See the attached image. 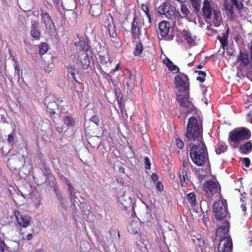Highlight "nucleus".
I'll return each mask as SVG.
<instances>
[{"label": "nucleus", "instance_id": "obj_1", "mask_svg": "<svg viewBox=\"0 0 252 252\" xmlns=\"http://www.w3.org/2000/svg\"><path fill=\"white\" fill-rule=\"evenodd\" d=\"M189 156L194 164L201 167L209 163L207 148L204 142L189 144Z\"/></svg>", "mask_w": 252, "mask_h": 252}, {"label": "nucleus", "instance_id": "obj_2", "mask_svg": "<svg viewBox=\"0 0 252 252\" xmlns=\"http://www.w3.org/2000/svg\"><path fill=\"white\" fill-rule=\"evenodd\" d=\"M185 136L186 140L189 143L196 144L204 142L203 138L202 126L198 124L196 118L194 116L189 119Z\"/></svg>", "mask_w": 252, "mask_h": 252}, {"label": "nucleus", "instance_id": "obj_3", "mask_svg": "<svg viewBox=\"0 0 252 252\" xmlns=\"http://www.w3.org/2000/svg\"><path fill=\"white\" fill-rule=\"evenodd\" d=\"M158 12L161 15H165V17L172 23L173 26L182 25L183 16L168 2H165L162 3L158 8Z\"/></svg>", "mask_w": 252, "mask_h": 252}, {"label": "nucleus", "instance_id": "obj_4", "mask_svg": "<svg viewBox=\"0 0 252 252\" xmlns=\"http://www.w3.org/2000/svg\"><path fill=\"white\" fill-rule=\"evenodd\" d=\"M251 137V132L246 127L235 128L228 133V143L233 147H237L241 141L249 139Z\"/></svg>", "mask_w": 252, "mask_h": 252}, {"label": "nucleus", "instance_id": "obj_5", "mask_svg": "<svg viewBox=\"0 0 252 252\" xmlns=\"http://www.w3.org/2000/svg\"><path fill=\"white\" fill-rule=\"evenodd\" d=\"M227 203L225 200H219L214 202L213 213L218 220H222L228 214Z\"/></svg>", "mask_w": 252, "mask_h": 252}, {"label": "nucleus", "instance_id": "obj_6", "mask_svg": "<svg viewBox=\"0 0 252 252\" xmlns=\"http://www.w3.org/2000/svg\"><path fill=\"white\" fill-rule=\"evenodd\" d=\"M176 100L179 102L180 106L184 109H188L187 114L193 113L195 111V107L189 99V92L184 93V94H177Z\"/></svg>", "mask_w": 252, "mask_h": 252}, {"label": "nucleus", "instance_id": "obj_7", "mask_svg": "<svg viewBox=\"0 0 252 252\" xmlns=\"http://www.w3.org/2000/svg\"><path fill=\"white\" fill-rule=\"evenodd\" d=\"M98 56L97 69L103 75L108 74L107 72H110L111 67V62L110 61L108 53L99 52Z\"/></svg>", "mask_w": 252, "mask_h": 252}, {"label": "nucleus", "instance_id": "obj_8", "mask_svg": "<svg viewBox=\"0 0 252 252\" xmlns=\"http://www.w3.org/2000/svg\"><path fill=\"white\" fill-rule=\"evenodd\" d=\"M203 190L208 197L211 198L221 191V188L219 182L216 181L208 180L204 182Z\"/></svg>", "mask_w": 252, "mask_h": 252}, {"label": "nucleus", "instance_id": "obj_9", "mask_svg": "<svg viewBox=\"0 0 252 252\" xmlns=\"http://www.w3.org/2000/svg\"><path fill=\"white\" fill-rule=\"evenodd\" d=\"M174 83L180 92L184 93L189 92V79L187 75L180 73L176 75L174 78Z\"/></svg>", "mask_w": 252, "mask_h": 252}, {"label": "nucleus", "instance_id": "obj_10", "mask_svg": "<svg viewBox=\"0 0 252 252\" xmlns=\"http://www.w3.org/2000/svg\"><path fill=\"white\" fill-rule=\"evenodd\" d=\"M40 16L42 22L45 25L46 32L50 35H54L56 32V27L49 14L41 9Z\"/></svg>", "mask_w": 252, "mask_h": 252}, {"label": "nucleus", "instance_id": "obj_11", "mask_svg": "<svg viewBox=\"0 0 252 252\" xmlns=\"http://www.w3.org/2000/svg\"><path fill=\"white\" fill-rule=\"evenodd\" d=\"M107 24V27L109 34L111 37V40L114 43L115 46L117 47L120 46L121 43L120 42L118 32L114 24L111 23L109 19H107L105 22Z\"/></svg>", "mask_w": 252, "mask_h": 252}, {"label": "nucleus", "instance_id": "obj_12", "mask_svg": "<svg viewBox=\"0 0 252 252\" xmlns=\"http://www.w3.org/2000/svg\"><path fill=\"white\" fill-rule=\"evenodd\" d=\"M232 241L229 236L223 238L220 240L218 248V252H232Z\"/></svg>", "mask_w": 252, "mask_h": 252}, {"label": "nucleus", "instance_id": "obj_13", "mask_svg": "<svg viewBox=\"0 0 252 252\" xmlns=\"http://www.w3.org/2000/svg\"><path fill=\"white\" fill-rule=\"evenodd\" d=\"M76 57L84 70H86L89 68L90 64V60L87 52L84 51H77Z\"/></svg>", "mask_w": 252, "mask_h": 252}, {"label": "nucleus", "instance_id": "obj_14", "mask_svg": "<svg viewBox=\"0 0 252 252\" xmlns=\"http://www.w3.org/2000/svg\"><path fill=\"white\" fill-rule=\"evenodd\" d=\"M15 215L19 225L23 227H27L30 223L31 218L18 210L15 211Z\"/></svg>", "mask_w": 252, "mask_h": 252}, {"label": "nucleus", "instance_id": "obj_15", "mask_svg": "<svg viewBox=\"0 0 252 252\" xmlns=\"http://www.w3.org/2000/svg\"><path fill=\"white\" fill-rule=\"evenodd\" d=\"M77 36L78 38L79 41L75 42L74 43L75 46H78L80 44L82 49L79 50V51H85V52H88L90 48L89 44V38L86 35L80 36L78 34Z\"/></svg>", "mask_w": 252, "mask_h": 252}, {"label": "nucleus", "instance_id": "obj_16", "mask_svg": "<svg viewBox=\"0 0 252 252\" xmlns=\"http://www.w3.org/2000/svg\"><path fill=\"white\" fill-rule=\"evenodd\" d=\"M202 10L204 18L207 19H211L213 10L210 2L208 0H204Z\"/></svg>", "mask_w": 252, "mask_h": 252}, {"label": "nucleus", "instance_id": "obj_17", "mask_svg": "<svg viewBox=\"0 0 252 252\" xmlns=\"http://www.w3.org/2000/svg\"><path fill=\"white\" fill-rule=\"evenodd\" d=\"M159 30V34L161 37H166L170 30V24L169 22L163 21L161 22L158 25Z\"/></svg>", "mask_w": 252, "mask_h": 252}, {"label": "nucleus", "instance_id": "obj_18", "mask_svg": "<svg viewBox=\"0 0 252 252\" xmlns=\"http://www.w3.org/2000/svg\"><path fill=\"white\" fill-rule=\"evenodd\" d=\"M44 104L47 106V111H55L58 108V105L55 101V98L52 96L47 97L45 99Z\"/></svg>", "mask_w": 252, "mask_h": 252}, {"label": "nucleus", "instance_id": "obj_19", "mask_svg": "<svg viewBox=\"0 0 252 252\" xmlns=\"http://www.w3.org/2000/svg\"><path fill=\"white\" fill-rule=\"evenodd\" d=\"M229 224L228 221H226L225 224L223 226L219 227L216 230V235L217 237H227L226 236L229 232Z\"/></svg>", "mask_w": 252, "mask_h": 252}, {"label": "nucleus", "instance_id": "obj_20", "mask_svg": "<svg viewBox=\"0 0 252 252\" xmlns=\"http://www.w3.org/2000/svg\"><path fill=\"white\" fill-rule=\"evenodd\" d=\"M39 24L37 21L32 22L31 30V35L34 39H39L40 36V32L38 29Z\"/></svg>", "mask_w": 252, "mask_h": 252}, {"label": "nucleus", "instance_id": "obj_21", "mask_svg": "<svg viewBox=\"0 0 252 252\" xmlns=\"http://www.w3.org/2000/svg\"><path fill=\"white\" fill-rule=\"evenodd\" d=\"M183 37L189 45L192 46L195 44V40L196 39V36L192 35V34L188 30H183Z\"/></svg>", "mask_w": 252, "mask_h": 252}, {"label": "nucleus", "instance_id": "obj_22", "mask_svg": "<svg viewBox=\"0 0 252 252\" xmlns=\"http://www.w3.org/2000/svg\"><path fill=\"white\" fill-rule=\"evenodd\" d=\"M141 224L138 220H132L129 224L128 231L132 234H137L141 228Z\"/></svg>", "mask_w": 252, "mask_h": 252}, {"label": "nucleus", "instance_id": "obj_23", "mask_svg": "<svg viewBox=\"0 0 252 252\" xmlns=\"http://www.w3.org/2000/svg\"><path fill=\"white\" fill-rule=\"evenodd\" d=\"M237 62H240V64L244 66H247L250 63L249 55L247 53L240 52L239 55L237 58Z\"/></svg>", "mask_w": 252, "mask_h": 252}, {"label": "nucleus", "instance_id": "obj_24", "mask_svg": "<svg viewBox=\"0 0 252 252\" xmlns=\"http://www.w3.org/2000/svg\"><path fill=\"white\" fill-rule=\"evenodd\" d=\"M102 11V4L97 3L92 4L90 8V13L94 17L99 16Z\"/></svg>", "mask_w": 252, "mask_h": 252}, {"label": "nucleus", "instance_id": "obj_25", "mask_svg": "<svg viewBox=\"0 0 252 252\" xmlns=\"http://www.w3.org/2000/svg\"><path fill=\"white\" fill-rule=\"evenodd\" d=\"M139 20L137 17L135 15L133 19V22L131 28V33L132 35H139L140 34V30L139 27Z\"/></svg>", "mask_w": 252, "mask_h": 252}, {"label": "nucleus", "instance_id": "obj_26", "mask_svg": "<svg viewBox=\"0 0 252 252\" xmlns=\"http://www.w3.org/2000/svg\"><path fill=\"white\" fill-rule=\"evenodd\" d=\"M188 170L185 169H182V170L180 172L179 177L180 179V184L182 187H185L189 181L187 173Z\"/></svg>", "mask_w": 252, "mask_h": 252}, {"label": "nucleus", "instance_id": "obj_27", "mask_svg": "<svg viewBox=\"0 0 252 252\" xmlns=\"http://www.w3.org/2000/svg\"><path fill=\"white\" fill-rule=\"evenodd\" d=\"M252 151V143L248 141L242 144L239 147V152L242 154H247Z\"/></svg>", "mask_w": 252, "mask_h": 252}, {"label": "nucleus", "instance_id": "obj_28", "mask_svg": "<svg viewBox=\"0 0 252 252\" xmlns=\"http://www.w3.org/2000/svg\"><path fill=\"white\" fill-rule=\"evenodd\" d=\"M62 5L64 10L72 11L75 6L74 0H62Z\"/></svg>", "mask_w": 252, "mask_h": 252}, {"label": "nucleus", "instance_id": "obj_29", "mask_svg": "<svg viewBox=\"0 0 252 252\" xmlns=\"http://www.w3.org/2000/svg\"><path fill=\"white\" fill-rule=\"evenodd\" d=\"M64 125L67 126H73L76 123V120L71 115L65 116L63 119Z\"/></svg>", "mask_w": 252, "mask_h": 252}, {"label": "nucleus", "instance_id": "obj_30", "mask_svg": "<svg viewBox=\"0 0 252 252\" xmlns=\"http://www.w3.org/2000/svg\"><path fill=\"white\" fill-rule=\"evenodd\" d=\"M163 63L166 64L168 69L170 71H174L177 69V72H179V68L168 58L165 57L163 61Z\"/></svg>", "mask_w": 252, "mask_h": 252}, {"label": "nucleus", "instance_id": "obj_31", "mask_svg": "<svg viewBox=\"0 0 252 252\" xmlns=\"http://www.w3.org/2000/svg\"><path fill=\"white\" fill-rule=\"evenodd\" d=\"M180 10L182 13L183 18H189L191 16V12L189 8L185 4H182L181 5Z\"/></svg>", "mask_w": 252, "mask_h": 252}, {"label": "nucleus", "instance_id": "obj_32", "mask_svg": "<svg viewBox=\"0 0 252 252\" xmlns=\"http://www.w3.org/2000/svg\"><path fill=\"white\" fill-rule=\"evenodd\" d=\"M227 146L224 142H220L218 145L217 148L216 149V154L218 155H220L222 153H224L227 149Z\"/></svg>", "mask_w": 252, "mask_h": 252}, {"label": "nucleus", "instance_id": "obj_33", "mask_svg": "<svg viewBox=\"0 0 252 252\" xmlns=\"http://www.w3.org/2000/svg\"><path fill=\"white\" fill-rule=\"evenodd\" d=\"M213 15L214 24L216 26H219L220 24V12L217 10H213Z\"/></svg>", "mask_w": 252, "mask_h": 252}, {"label": "nucleus", "instance_id": "obj_34", "mask_svg": "<svg viewBox=\"0 0 252 252\" xmlns=\"http://www.w3.org/2000/svg\"><path fill=\"white\" fill-rule=\"evenodd\" d=\"M126 85L127 89L134 88L135 85V76L134 75L131 73L129 74V78L126 82Z\"/></svg>", "mask_w": 252, "mask_h": 252}, {"label": "nucleus", "instance_id": "obj_35", "mask_svg": "<svg viewBox=\"0 0 252 252\" xmlns=\"http://www.w3.org/2000/svg\"><path fill=\"white\" fill-rule=\"evenodd\" d=\"M67 72L71 75L72 78L75 80V81L76 82L79 83V81H78L75 77V72H78V71L76 69L75 66L72 65H69L67 66Z\"/></svg>", "mask_w": 252, "mask_h": 252}, {"label": "nucleus", "instance_id": "obj_36", "mask_svg": "<svg viewBox=\"0 0 252 252\" xmlns=\"http://www.w3.org/2000/svg\"><path fill=\"white\" fill-rule=\"evenodd\" d=\"M196 195L194 192L188 193L187 198L191 206H194L196 205Z\"/></svg>", "mask_w": 252, "mask_h": 252}, {"label": "nucleus", "instance_id": "obj_37", "mask_svg": "<svg viewBox=\"0 0 252 252\" xmlns=\"http://www.w3.org/2000/svg\"><path fill=\"white\" fill-rule=\"evenodd\" d=\"M143 50V45L141 42L137 43L133 51V54L135 56H139L142 52Z\"/></svg>", "mask_w": 252, "mask_h": 252}, {"label": "nucleus", "instance_id": "obj_38", "mask_svg": "<svg viewBox=\"0 0 252 252\" xmlns=\"http://www.w3.org/2000/svg\"><path fill=\"white\" fill-rule=\"evenodd\" d=\"M191 4L196 12L199 11L201 8V0H190Z\"/></svg>", "mask_w": 252, "mask_h": 252}, {"label": "nucleus", "instance_id": "obj_39", "mask_svg": "<svg viewBox=\"0 0 252 252\" xmlns=\"http://www.w3.org/2000/svg\"><path fill=\"white\" fill-rule=\"evenodd\" d=\"M141 9L147 15L150 23H151V16L150 13L148 5L145 4H142L141 5Z\"/></svg>", "mask_w": 252, "mask_h": 252}, {"label": "nucleus", "instance_id": "obj_40", "mask_svg": "<svg viewBox=\"0 0 252 252\" xmlns=\"http://www.w3.org/2000/svg\"><path fill=\"white\" fill-rule=\"evenodd\" d=\"M194 72L199 75L197 77L196 80L199 81L200 83H203L205 80V78L206 75V73L204 71L200 70H195Z\"/></svg>", "mask_w": 252, "mask_h": 252}, {"label": "nucleus", "instance_id": "obj_41", "mask_svg": "<svg viewBox=\"0 0 252 252\" xmlns=\"http://www.w3.org/2000/svg\"><path fill=\"white\" fill-rule=\"evenodd\" d=\"M48 49V46L47 43L43 42L39 46V54L42 55L44 54Z\"/></svg>", "mask_w": 252, "mask_h": 252}, {"label": "nucleus", "instance_id": "obj_42", "mask_svg": "<svg viewBox=\"0 0 252 252\" xmlns=\"http://www.w3.org/2000/svg\"><path fill=\"white\" fill-rule=\"evenodd\" d=\"M117 101L118 103L119 107L121 109V113L123 115L124 113L126 112V111L125 110V105L123 102L122 96H120V95H119L117 96Z\"/></svg>", "mask_w": 252, "mask_h": 252}, {"label": "nucleus", "instance_id": "obj_43", "mask_svg": "<svg viewBox=\"0 0 252 252\" xmlns=\"http://www.w3.org/2000/svg\"><path fill=\"white\" fill-rule=\"evenodd\" d=\"M226 14L228 16H230L232 18H234L235 16V14L234 11L233 7L232 5H230L229 8H228L227 10H226Z\"/></svg>", "mask_w": 252, "mask_h": 252}, {"label": "nucleus", "instance_id": "obj_44", "mask_svg": "<svg viewBox=\"0 0 252 252\" xmlns=\"http://www.w3.org/2000/svg\"><path fill=\"white\" fill-rule=\"evenodd\" d=\"M190 165V162L189 161V159L188 158H186L183 160L182 162V169H187L188 171H189V166Z\"/></svg>", "mask_w": 252, "mask_h": 252}, {"label": "nucleus", "instance_id": "obj_45", "mask_svg": "<svg viewBox=\"0 0 252 252\" xmlns=\"http://www.w3.org/2000/svg\"><path fill=\"white\" fill-rule=\"evenodd\" d=\"M14 66L15 68V76H16V78L18 80H19L20 78V73L22 74V72L21 71V69L17 64H15Z\"/></svg>", "mask_w": 252, "mask_h": 252}, {"label": "nucleus", "instance_id": "obj_46", "mask_svg": "<svg viewBox=\"0 0 252 252\" xmlns=\"http://www.w3.org/2000/svg\"><path fill=\"white\" fill-rule=\"evenodd\" d=\"M41 200L42 198L39 195L35 197L33 200V203L36 208L39 207L41 205Z\"/></svg>", "mask_w": 252, "mask_h": 252}, {"label": "nucleus", "instance_id": "obj_47", "mask_svg": "<svg viewBox=\"0 0 252 252\" xmlns=\"http://www.w3.org/2000/svg\"><path fill=\"white\" fill-rule=\"evenodd\" d=\"M177 147L179 149H182L184 146V142L180 138H175Z\"/></svg>", "mask_w": 252, "mask_h": 252}, {"label": "nucleus", "instance_id": "obj_48", "mask_svg": "<svg viewBox=\"0 0 252 252\" xmlns=\"http://www.w3.org/2000/svg\"><path fill=\"white\" fill-rule=\"evenodd\" d=\"M145 168L147 170H149L151 168V163L150 160L148 157H146L144 158Z\"/></svg>", "mask_w": 252, "mask_h": 252}, {"label": "nucleus", "instance_id": "obj_49", "mask_svg": "<svg viewBox=\"0 0 252 252\" xmlns=\"http://www.w3.org/2000/svg\"><path fill=\"white\" fill-rule=\"evenodd\" d=\"M67 186L68 187V190L69 191L71 197H73L75 194L74 187L72 186L71 184H69ZM74 197H76L75 196Z\"/></svg>", "mask_w": 252, "mask_h": 252}, {"label": "nucleus", "instance_id": "obj_50", "mask_svg": "<svg viewBox=\"0 0 252 252\" xmlns=\"http://www.w3.org/2000/svg\"><path fill=\"white\" fill-rule=\"evenodd\" d=\"M243 165L246 167H247V168L249 167V166L250 165V163H251L250 159L248 158H244L243 159Z\"/></svg>", "mask_w": 252, "mask_h": 252}, {"label": "nucleus", "instance_id": "obj_51", "mask_svg": "<svg viewBox=\"0 0 252 252\" xmlns=\"http://www.w3.org/2000/svg\"><path fill=\"white\" fill-rule=\"evenodd\" d=\"M7 142L8 143L13 145L14 142V135L12 133H10L8 134L7 138Z\"/></svg>", "mask_w": 252, "mask_h": 252}, {"label": "nucleus", "instance_id": "obj_52", "mask_svg": "<svg viewBox=\"0 0 252 252\" xmlns=\"http://www.w3.org/2000/svg\"><path fill=\"white\" fill-rule=\"evenodd\" d=\"M47 112L49 113V115L50 116V117L52 118V119L54 121L55 119L57 118V116L58 115V114H57L55 111H47Z\"/></svg>", "mask_w": 252, "mask_h": 252}, {"label": "nucleus", "instance_id": "obj_53", "mask_svg": "<svg viewBox=\"0 0 252 252\" xmlns=\"http://www.w3.org/2000/svg\"><path fill=\"white\" fill-rule=\"evenodd\" d=\"M91 120L96 125H99L100 120L98 116H94L91 118Z\"/></svg>", "mask_w": 252, "mask_h": 252}, {"label": "nucleus", "instance_id": "obj_54", "mask_svg": "<svg viewBox=\"0 0 252 252\" xmlns=\"http://www.w3.org/2000/svg\"><path fill=\"white\" fill-rule=\"evenodd\" d=\"M156 188L159 191H162L163 189V186L161 182H158L156 185Z\"/></svg>", "mask_w": 252, "mask_h": 252}, {"label": "nucleus", "instance_id": "obj_55", "mask_svg": "<svg viewBox=\"0 0 252 252\" xmlns=\"http://www.w3.org/2000/svg\"><path fill=\"white\" fill-rule=\"evenodd\" d=\"M218 39L220 40L221 45L224 47V46H225L226 45H227V39L226 38H225L222 37H218Z\"/></svg>", "mask_w": 252, "mask_h": 252}, {"label": "nucleus", "instance_id": "obj_56", "mask_svg": "<svg viewBox=\"0 0 252 252\" xmlns=\"http://www.w3.org/2000/svg\"><path fill=\"white\" fill-rule=\"evenodd\" d=\"M6 245L4 243L0 241V252H6V251L5 250V247Z\"/></svg>", "mask_w": 252, "mask_h": 252}, {"label": "nucleus", "instance_id": "obj_57", "mask_svg": "<svg viewBox=\"0 0 252 252\" xmlns=\"http://www.w3.org/2000/svg\"><path fill=\"white\" fill-rule=\"evenodd\" d=\"M16 246H15V248L13 249H11V248L9 246L6 247V251H10V252H13L16 251V248H17L18 246V244L15 242L14 243Z\"/></svg>", "mask_w": 252, "mask_h": 252}, {"label": "nucleus", "instance_id": "obj_58", "mask_svg": "<svg viewBox=\"0 0 252 252\" xmlns=\"http://www.w3.org/2000/svg\"><path fill=\"white\" fill-rule=\"evenodd\" d=\"M235 6L239 10H241L243 9L244 7V4L241 2H240L239 3L238 2Z\"/></svg>", "mask_w": 252, "mask_h": 252}, {"label": "nucleus", "instance_id": "obj_59", "mask_svg": "<svg viewBox=\"0 0 252 252\" xmlns=\"http://www.w3.org/2000/svg\"><path fill=\"white\" fill-rule=\"evenodd\" d=\"M203 222L205 225L206 227L208 226L207 222L209 221V219L208 217H203Z\"/></svg>", "mask_w": 252, "mask_h": 252}, {"label": "nucleus", "instance_id": "obj_60", "mask_svg": "<svg viewBox=\"0 0 252 252\" xmlns=\"http://www.w3.org/2000/svg\"><path fill=\"white\" fill-rule=\"evenodd\" d=\"M44 70L46 72L49 73L52 71V67L49 66V65H47L44 67Z\"/></svg>", "mask_w": 252, "mask_h": 252}, {"label": "nucleus", "instance_id": "obj_61", "mask_svg": "<svg viewBox=\"0 0 252 252\" xmlns=\"http://www.w3.org/2000/svg\"><path fill=\"white\" fill-rule=\"evenodd\" d=\"M151 178H152V179L154 181H158V176L155 174V173H153L152 175V176H151Z\"/></svg>", "mask_w": 252, "mask_h": 252}, {"label": "nucleus", "instance_id": "obj_62", "mask_svg": "<svg viewBox=\"0 0 252 252\" xmlns=\"http://www.w3.org/2000/svg\"><path fill=\"white\" fill-rule=\"evenodd\" d=\"M229 28H228L227 30L224 33H223V37L224 38V39L225 38L227 39L228 34H229Z\"/></svg>", "mask_w": 252, "mask_h": 252}, {"label": "nucleus", "instance_id": "obj_63", "mask_svg": "<svg viewBox=\"0 0 252 252\" xmlns=\"http://www.w3.org/2000/svg\"><path fill=\"white\" fill-rule=\"evenodd\" d=\"M22 6L24 11H29L31 10V6L29 7L28 5L25 6L24 4H22Z\"/></svg>", "mask_w": 252, "mask_h": 252}, {"label": "nucleus", "instance_id": "obj_64", "mask_svg": "<svg viewBox=\"0 0 252 252\" xmlns=\"http://www.w3.org/2000/svg\"><path fill=\"white\" fill-rule=\"evenodd\" d=\"M63 180H64V182L66 183V184L68 186L69 184H70V182L69 180L65 177H63Z\"/></svg>", "mask_w": 252, "mask_h": 252}]
</instances>
